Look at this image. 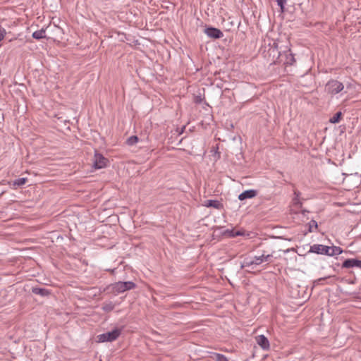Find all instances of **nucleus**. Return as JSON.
<instances>
[{"instance_id":"nucleus-1","label":"nucleus","mask_w":361,"mask_h":361,"mask_svg":"<svg viewBox=\"0 0 361 361\" xmlns=\"http://www.w3.org/2000/svg\"><path fill=\"white\" fill-rule=\"evenodd\" d=\"M136 287V284L133 281H118L111 283L106 286L104 290L109 294L117 295L127 290H133Z\"/></svg>"},{"instance_id":"nucleus-2","label":"nucleus","mask_w":361,"mask_h":361,"mask_svg":"<svg viewBox=\"0 0 361 361\" xmlns=\"http://www.w3.org/2000/svg\"><path fill=\"white\" fill-rule=\"evenodd\" d=\"M343 175L345 176L343 183L345 186L349 188L348 190H350L351 188L357 187L360 183V178L357 172L350 173L349 174L343 173Z\"/></svg>"},{"instance_id":"nucleus-3","label":"nucleus","mask_w":361,"mask_h":361,"mask_svg":"<svg viewBox=\"0 0 361 361\" xmlns=\"http://www.w3.org/2000/svg\"><path fill=\"white\" fill-rule=\"evenodd\" d=\"M343 88L344 85L343 83L336 80L329 81L326 85L327 92L331 94L339 93L343 90Z\"/></svg>"},{"instance_id":"nucleus-4","label":"nucleus","mask_w":361,"mask_h":361,"mask_svg":"<svg viewBox=\"0 0 361 361\" xmlns=\"http://www.w3.org/2000/svg\"><path fill=\"white\" fill-rule=\"evenodd\" d=\"M121 333V330L118 329H114L111 331H109L104 334H102L98 336L99 341L100 342H111L117 339V338L120 336Z\"/></svg>"},{"instance_id":"nucleus-5","label":"nucleus","mask_w":361,"mask_h":361,"mask_svg":"<svg viewBox=\"0 0 361 361\" xmlns=\"http://www.w3.org/2000/svg\"><path fill=\"white\" fill-rule=\"evenodd\" d=\"M330 250V247L323 245H317L314 244L310 247V252H314L316 254L320 255H329V251Z\"/></svg>"},{"instance_id":"nucleus-6","label":"nucleus","mask_w":361,"mask_h":361,"mask_svg":"<svg viewBox=\"0 0 361 361\" xmlns=\"http://www.w3.org/2000/svg\"><path fill=\"white\" fill-rule=\"evenodd\" d=\"M204 32L208 37L213 39H219L224 36L223 32L219 29L212 27L206 28Z\"/></svg>"},{"instance_id":"nucleus-7","label":"nucleus","mask_w":361,"mask_h":361,"mask_svg":"<svg viewBox=\"0 0 361 361\" xmlns=\"http://www.w3.org/2000/svg\"><path fill=\"white\" fill-rule=\"evenodd\" d=\"M272 257V254H265V252H264L260 256H255L253 258L255 262V265H259L263 262H271Z\"/></svg>"},{"instance_id":"nucleus-8","label":"nucleus","mask_w":361,"mask_h":361,"mask_svg":"<svg viewBox=\"0 0 361 361\" xmlns=\"http://www.w3.org/2000/svg\"><path fill=\"white\" fill-rule=\"evenodd\" d=\"M256 341H257V344L263 350H267L269 349V347H270L269 341L267 339V338L266 336H264V335H259V336H257Z\"/></svg>"},{"instance_id":"nucleus-9","label":"nucleus","mask_w":361,"mask_h":361,"mask_svg":"<svg viewBox=\"0 0 361 361\" xmlns=\"http://www.w3.org/2000/svg\"><path fill=\"white\" fill-rule=\"evenodd\" d=\"M257 192L255 190L252 189V190H245L244 192H243L242 193H240L238 195V200L240 201H243L246 199L253 198L255 196H257Z\"/></svg>"},{"instance_id":"nucleus-10","label":"nucleus","mask_w":361,"mask_h":361,"mask_svg":"<svg viewBox=\"0 0 361 361\" xmlns=\"http://www.w3.org/2000/svg\"><path fill=\"white\" fill-rule=\"evenodd\" d=\"M204 205L207 207H214L217 209H222L224 208L223 204L216 200H207Z\"/></svg>"},{"instance_id":"nucleus-11","label":"nucleus","mask_w":361,"mask_h":361,"mask_svg":"<svg viewBox=\"0 0 361 361\" xmlns=\"http://www.w3.org/2000/svg\"><path fill=\"white\" fill-rule=\"evenodd\" d=\"M32 293L35 295H39L42 297L48 296L51 293L50 290H49L48 289L39 287H32Z\"/></svg>"},{"instance_id":"nucleus-12","label":"nucleus","mask_w":361,"mask_h":361,"mask_svg":"<svg viewBox=\"0 0 361 361\" xmlns=\"http://www.w3.org/2000/svg\"><path fill=\"white\" fill-rule=\"evenodd\" d=\"M109 159H95L93 167L95 169H100L106 167L109 163Z\"/></svg>"},{"instance_id":"nucleus-13","label":"nucleus","mask_w":361,"mask_h":361,"mask_svg":"<svg viewBox=\"0 0 361 361\" xmlns=\"http://www.w3.org/2000/svg\"><path fill=\"white\" fill-rule=\"evenodd\" d=\"M343 252L342 249L340 247L332 246L330 247V250L329 251V255L328 256H334L338 255Z\"/></svg>"},{"instance_id":"nucleus-14","label":"nucleus","mask_w":361,"mask_h":361,"mask_svg":"<svg viewBox=\"0 0 361 361\" xmlns=\"http://www.w3.org/2000/svg\"><path fill=\"white\" fill-rule=\"evenodd\" d=\"M44 33H45V30L42 28L41 30L34 32L32 33V37L36 39H40L45 38L46 36L44 35Z\"/></svg>"},{"instance_id":"nucleus-15","label":"nucleus","mask_w":361,"mask_h":361,"mask_svg":"<svg viewBox=\"0 0 361 361\" xmlns=\"http://www.w3.org/2000/svg\"><path fill=\"white\" fill-rule=\"evenodd\" d=\"M343 268H352L355 267V259H347L342 264Z\"/></svg>"},{"instance_id":"nucleus-16","label":"nucleus","mask_w":361,"mask_h":361,"mask_svg":"<svg viewBox=\"0 0 361 361\" xmlns=\"http://www.w3.org/2000/svg\"><path fill=\"white\" fill-rule=\"evenodd\" d=\"M27 178H19L13 180V185L14 186L21 187V186L24 185L27 183Z\"/></svg>"},{"instance_id":"nucleus-17","label":"nucleus","mask_w":361,"mask_h":361,"mask_svg":"<svg viewBox=\"0 0 361 361\" xmlns=\"http://www.w3.org/2000/svg\"><path fill=\"white\" fill-rule=\"evenodd\" d=\"M255 265L254 258H245L241 264V268Z\"/></svg>"},{"instance_id":"nucleus-18","label":"nucleus","mask_w":361,"mask_h":361,"mask_svg":"<svg viewBox=\"0 0 361 361\" xmlns=\"http://www.w3.org/2000/svg\"><path fill=\"white\" fill-rule=\"evenodd\" d=\"M139 141V138L136 135H133L128 137L126 140V143L129 146H133L137 144Z\"/></svg>"},{"instance_id":"nucleus-19","label":"nucleus","mask_w":361,"mask_h":361,"mask_svg":"<svg viewBox=\"0 0 361 361\" xmlns=\"http://www.w3.org/2000/svg\"><path fill=\"white\" fill-rule=\"evenodd\" d=\"M114 305L111 302L104 303V305L102 306V310L106 312H109L112 311L114 310Z\"/></svg>"},{"instance_id":"nucleus-20","label":"nucleus","mask_w":361,"mask_h":361,"mask_svg":"<svg viewBox=\"0 0 361 361\" xmlns=\"http://www.w3.org/2000/svg\"><path fill=\"white\" fill-rule=\"evenodd\" d=\"M341 116L342 113L341 111H338L336 114H335L332 118H330L329 121L332 123H338L341 120Z\"/></svg>"},{"instance_id":"nucleus-21","label":"nucleus","mask_w":361,"mask_h":361,"mask_svg":"<svg viewBox=\"0 0 361 361\" xmlns=\"http://www.w3.org/2000/svg\"><path fill=\"white\" fill-rule=\"evenodd\" d=\"M215 360L216 361H229L228 358L220 353H215Z\"/></svg>"},{"instance_id":"nucleus-22","label":"nucleus","mask_w":361,"mask_h":361,"mask_svg":"<svg viewBox=\"0 0 361 361\" xmlns=\"http://www.w3.org/2000/svg\"><path fill=\"white\" fill-rule=\"evenodd\" d=\"M294 62H295L294 56H293V54L291 53H288L286 55V63H288V64H290V65H293Z\"/></svg>"},{"instance_id":"nucleus-23","label":"nucleus","mask_w":361,"mask_h":361,"mask_svg":"<svg viewBox=\"0 0 361 361\" xmlns=\"http://www.w3.org/2000/svg\"><path fill=\"white\" fill-rule=\"evenodd\" d=\"M317 226H318V225H317V221L314 220H312L309 223V229L308 230L310 232H313V228H317Z\"/></svg>"},{"instance_id":"nucleus-24","label":"nucleus","mask_w":361,"mask_h":361,"mask_svg":"<svg viewBox=\"0 0 361 361\" xmlns=\"http://www.w3.org/2000/svg\"><path fill=\"white\" fill-rule=\"evenodd\" d=\"M278 6L281 8V12H283L286 0H276Z\"/></svg>"},{"instance_id":"nucleus-25","label":"nucleus","mask_w":361,"mask_h":361,"mask_svg":"<svg viewBox=\"0 0 361 361\" xmlns=\"http://www.w3.org/2000/svg\"><path fill=\"white\" fill-rule=\"evenodd\" d=\"M293 204L295 206H298V207H300L302 206V203L300 201L299 198H298V197H294L293 199Z\"/></svg>"},{"instance_id":"nucleus-26","label":"nucleus","mask_w":361,"mask_h":361,"mask_svg":"<svg viewBox=\"0 0 361 361\" xmlns=\"http://www.w3.org/2000/svg\"><path fill=\"white\" fill-rule=\"evenodd\" d=\"M243 235V233L241 232V231H231V236L233 237H236V236H240V235Z\"/></svg>"},{"instance_id":"nucleus-27","label":"nucleus","mask_w":361,"mask_h":361,"mask_svg":"<svg viewBox=\"0 0 361 361\" xmlns=\"http://www.w3.org/2000/svg\"><path fill=\"white\" fill-rule=\"evenodd\" d=\"M5 34H6L5 29L0 27V42L4 39Z\"/></svg>"},{"instance_id":"nucleus-28","label":"nucleus","mask_w":361,"mask_h":361,"mask_svg":"<svg viewBox=\"0 0 361 361\" xmlns=\"http://www.w3.org/2000/svg\"><path fill=\"white\" fill-rule=\"evenodd\" d=\"M218 147H216V149L215 147H213L211 150V152L212 153V156H216L218 155L219 157H220V154H219V152H218Z\"/></svg>"},{"instance_id":"nucleus-29","label":"nucleus","mask_w":361,"mask_h":361,"mask_svg":"<svg viewBox=\"0 0 361 361\" xmlns=\"http://www.w3.org/2000/svg\"><path fill=\"white\" fill-rule=\"evenodd\" d=\"M269 51H271L272 52H274L275 51H278V45H277V44L276 42H274L273 46L269 49Z\"/></svg>"},{"instance_id":"nucleus-30","label":"nucleus","mask_w":361,"mask_h":361,"mask_svg":"<svg viewBox=\"0 0 361 361\" xmlns=\"http://www.w3.org/2000/svg\"><path fill=\"white\" fill-rule=\"evenodd\" d=\"M355 267L361 268V260L355 259Z\"/></svg>"},{"instance_id":"nucleus-31","label":"nucleus","mask_w":361,"mask_h":361,"mask_svg":"<svg viewBox=\"0 0 361 361\" xmlns=\"http://www.w3.org/2000/svg\"><path fill=\"white\" fill-rule=\"evenodd\" d=\"M94 158H99V159L104 158L103 155L98 154L96 150H94Z\"/></svg>"},{"instance_id":"nucleus-32","label":"nucleus","mask_w":361,"mask_h":361,"mask_svg":"<svg viewBox=\"0 0 361 361\" xmlns=\"http://www.w3.org/2000/svg\"><path fill=\"white\" fill-rule=\"evenodd\" d=\"M295 197L299 198V196L300 195V192L299 191L295 190L294 191Z\"/></svg>"},{"instance_id":"nucleus-33","label":"nucleus","mask_w":361,"mask_h":361,"mask_svg":"<svg viewBox=\"0 0 361 361\" xmlns=\"http://www.w3.org/2000/svg\"><path fill=\"white\" fill-rule=\"evenodd\" d=\"M4 193V190H0V197Z\"/></svg>"},{"instance_id":"nucleus-34","label":"nucleus","mask_w":361,"mask_h":361,"mask_svg":"<svg viewBox=\"0 0 361 361\" xmlns=\"http://www.w3.org/2000/svg\"><path fill=\"white\" fill-rule=\"evenodd\" d=\"M324 278H321V279H319L318 280V281H322V280H324Z\"/></svg>"}]
</instances>
